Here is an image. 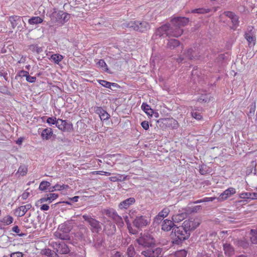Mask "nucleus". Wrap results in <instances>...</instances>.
Instances as JSON below:
<instances>
[{
    "label": "nucleus",
    "instance_id": "nucleus-1",
    "mask_svg": "<svg viewBox=\"0 0 257 257\" xmlns=\"http://www.w3.org/2000/svg\"><path fill=\"white\" fill-rule=\"evenodd\" d=\"M189 22L188 19L185 17H177L173 19L170 24V37H178L183 33L182 27L186 25Z\"/></svg>",
    "mask_w": 257,
    "mask_h": 257
},
{
    "label": "nucleus",
    "instance_id": "nucleus-20",
    "mask_svg": "<svg viewBox=\"0 0 257 257\" xmlns=\"http://www.w3.org/2000/svg\"><path fill=\"white\" fill-rule=\"evenodd\" d=\"M54 236L56 238L62 240H69L70 239L68 233L62 232V230H60L59 229V227H58V230L54 233Z\"/></svg>",
    "mask_w": 257,
    "mask_h": 257
},
{
    "label": "nucleus",
    "instance_id": "nucleus-34",
    "mask_svg": "<svg viewBox=\"0 0 257 257\" xmlns=\"http://www.w3.org/2000/svg\"><path fill=\"white\" fill-rule=\"evenodd\" d=\"M104 230L106 232V233L108 235H110L111 234L114 233V232L115 231V226L113 223H110L109 224V228H108V226H105L104 227Z\"/></svg>",
    "mask_w": 257,
    "mask_h": 257
},
{
    "label": "nucleus",
    "instance_id": "nucleus-9",
    "mask_svg": "<svg viewBox=\"0 0 257 257\" xmlns=\"http://www.w3.org/2000/svg\"><path fill=\"white\" fill-rule=\"evenodd\" d=\"M52 245L56 251L60 254H67L70 249L68 246L64 242H54L52 243Z\"/></svg>",
    "mask_w": 257,
    "mask_h": 257
},
{
    "label": "nucleus",
    "instance_id": "nucleus-56",
    "mask_svg": "<svg viewBox=\"0 0 257 257\" xmlns=\"http://www.w3.org/2000/svg\"><path fill=\"white\" fill-rule=\"evenodd\" d=\"M141 125L144 129L147 130L149 128V123L147 121H144L141 123Z\"/></svg>",
    "mask_w": 257,
    "mask_h": 257
},
{
    "label": "nucleus",
    "instance_id": "nucleus-33",
    "mask_svg": "<svg viewBox=\"0 0 257 257\" xmlns=\"http://www.w3.org/2000/svg\"><path fill=\"white\" fill-rule=\"evenodd\" d=\"M104 213L108 217L113 219L117 214L115 210L112 208H109L104 210Z\"/></svg>",
    "mask_w": 257,
    "mask_h": 257
},
{
    "label": "nucleus",
    "instance_id": "nucleus-30",
    "mask_svg": "<svg viewBox=\"0 0 257 257\" xmlns=\"http://www.w3.org/2000/svg\"><path fill=\"white\" fill-rule=\"evenodd\" d=\"M127 179V176L124 175L117 174L116 176H112L109 178V179L113 182L122 181Z\"/></svg>",
    "mask_w": 257,
    "mask_h": 257
},
{
    "label": "nucleus",
    "instance_id": "nucleus-40",
    "mask_svg": "<svg viewBox=\"0 0 257 257\" xmlns=\"http://www.w3.org/2000/svg\"><path fill=\"white\" fill-rule=\"evenodd\" d=\"M97 65L98 67L102 68L103 70L105 71H108L107 65L103 60L101 59L99 60V61L97 63Z\"/></svg>",
    "mask_w": 257,
    "mask_h": 257
},
{
    "label": "nucleus",
    "instance_id": "nucleus-52",
    "mask_svg": "<svg viewBox=\"0 0 257 257\" xmlns=\"http://www.w3.org/2000/svg\"><path fill=\"white\" fill-rule=\"evenodd\" d=\"M12 231L14 232H16L17 233H18V234L20 236H24L25 234L24 233H21V234H20V229H19V227L18 226H14L13 228H12Z\"/></svg>",
    "mask_w": 257,
    "mask_h": 257
},
{
    "label": "nucleus",
    "instance_id": "nucleus-32",
    "mask_svg": "<svg viewBox=\"0 0 257 257\" xmlns=\"http://www.w3.org/2000/svg\"><path fill=\"white\" fill-rule=\"evenodd\" d=\"M63 59V56L59 54H54L51 55L50 59L55 63L58 64Z\"/></svg>",
    "mask_w": 257,
    "mask_h": 257
},
{
    "label": "nucleus",
    "instance_id": "nucleus-48",
    "mask_svg": "<svg viewBox=\"0 0 257 257\" xmlns=\"http://www.w3.org/2000/svg\"><path fill=\"white\" fill-rule=\"evenodd\" d=\"M191 114L193 117L195 118L197 120H200L202 118V115H201V113L193 110L191 112Z\"/></svg>",
    "mask_w": 257,
    "mask_h": 257
},
{
    "label": "nucleus",
    "instance_id": "nucleus-49",
    "mask_svg": "<svg viewBox=\"0 0 257 257\" xmlns=\"http://www.w3.org/2000/svg\"><path fill=\"white\" fill-rule=\"evenodd\" d=\"M49 199V203L52 202L58 197V195L56 193H50L47 195Z\"/></svg>",
    "mask_w": 257,
    "mask_h": 257
},
{
    "label": "nucleus",
    "instance_id": "nucleus-31",
    "mask_svg": "<svg viewBox=\"0 0 257 257\" xmlns=\"http://www.w3.org/2000/svg\"><path fill=\"white\" fill-rule=\"evenodd\" d=\"M98 82L99 84L102 85V86L107 88H110L111 86H117V84L115 83H111L108 82L107 81L104 80H98Z\"/></svg>",
    "mask_w": 257,
    "mask_h": 257
},
{
    "label": "nucleus",
    "instance_id": "nucleus-35",
    "mask_svg": "<svg viewBox=\"0 0 257 257\" xmlns=\"http://www.w3.org/2000/svg\"><path fill=\"white\" fill-rule=\"evenodd\" d=\"M167 121L168 125L172 127L173 128H177L179 126L178 121L173 118H168Z\"/></svg>",
    "mask_w": 257,
    "mask_h": 257
},
{
    "label": "nucleus",
    "instance_id": "nucleus-57",
    "mask_svg": "<svg viewBox=\"0 0 257 257\" xmlns=\"http://www.w3.org/2000/svg\"><path fill=\"white\" fill-rule=\"evenodd\" d=\"M29 195H30L29 192H27V191H25V192H24L22 194V196H21L22 199L23 200H26V199H27L28 198V197L29 196Z\"/></svg>",
    "mask_w": 257,
    "mask_h": 257
},
{
    "label": "nucleus",
    "instance_id": "nucleus-22",
    "mask_svg": "<svg viewBox=\"0 0 257 257\" xmlns=\"http://www.w3.org/2000/svg\"><path fill=\"white\" fill-rule=\"evenodd\" d=\"M223 246L224 253L226 255L230 256L234 254V248L229 243H225Z\"/></svg>",
    "mask_w": 257,
    "mask_h": 257
},
{
    "label": "nucleus",
    "instance_id": "nucleus-12",
    "mask_svg": "<svg viewBox=\"0 0 257 257\" xmlns=\"http://www.w3.org/2000/svg\"><path fill=\"white\" fill-rule=\"evenodd\" d=\"M9 21L11 23L13 29H15L17 26L18 29L21 30L22 28V27L21 26V23L23 22L25 25H26V23L22 18L19 16H11L9 18Z\"/></svg>",
    "mask_w": 257,
    "mask_h": 257
},
{
    "label": "nucleus",
    "instance_id": "nucleus-61",
    "mask_svg": "<svg viewBox=\"0 0 257 257\" xmlns=\"http://www.w3.org/2000/svg\"><path fill=\"white\" fill-rule=\"evenodd\" d=\"M215 197H205L202 199L203 202L212 201L215 199Z\"/></svg>",
    "mask_w": 257,
    "mask_h": 257
},
{
    "label": "nucleus",
    "instance_id": "nucleus-8",
    "mask_svg": "<svg viewBox=\"0 0 257 257\" xmlns=\"http://www.w3.org/2000/svg\"><path fill=\"white\" fill-rule=\"evenodd\" d=\"M56 127L62 132H70L73 130V125L66 120L58 118Z\"/></svg>",
    "mask_w": 257,
    "mask_h": 257
},
{
    "label": "nucleus",
    "instance_id": "nucleus-24",
    "mask_svg": "<svg viewBox=\"0 0 257 257\" xmlns=\"http://www.w3.org/2000/svg\"><path fill=\"white\" fill-rule=\"evenodd\" d=\"M141 108L148 116H153L154 113V110L150 107V106L148 104L145 103H143V104L141 105Z\"/></svg>",
    "mask_w": 257,
    "mask_h": 257
},
{
    "label": "nucleus",
    "instance_id": "nucleus-23",
    "mask_svg": "<svg viewBox=\"0 0 257 257\" xmlns=\"http://www.w3.org/2000/svg\"><path fill=\"white\" fill-rule=\"evenodd\" d=\"M53 135V131L51 128H47L43 130L41 133V137L42 139L48 140Z\"/></svg>",
    "mask_w": 257,
    "mask_h": 257
},
{
    "label": "nucleus",
    "instance_id": "nucleus-42",
    "mask_svg": "<svg viewBox=\"0 0 257 257\" xmlns=\"http://www.w3.org/2000/svg\"><path fill=\"white\" fill-rule=\"evenodd\" d=\"M187 251L182 249L177 251L174 254L175 257H186Z\"/></svg>",
    "mask_w": 257,
    "mask_h": 257
},
{
    "label": "nucleus",
    "instance_id": "nucleus-28",
    "mask_svg": "<svg viewBox=\"0 0 257 257\" xmlns=\"http://www.w3.org/2000/svg\"><path fill=\"white\" fill-rule=\"evenodd\" d=\"M186 216V214L182 213L173 215L172 220L175 222H179L182 221Z\"/></svg>",
    "mask_w": 257,
    "mask_h": 257
},
{
    "label": "nucleus",
    "instance_id": "nucleus-43",
    "mask_svg": "<svg viewBox=\"0 0 257 257\" xmlns=\"http://www.w3.org/2000/svg\"><path fill=\"white\" fill-rule=\"evenodd\" d=\"M27 167L25 166H21L19 168L17 173L19 174L21 176H24L27 173Z\"/></svg>",
    "mask_w": 257,
    "mask_h": 257
},
{
    "label": "nucleus",
    "instance_id": "nucleus-37",
    "mask_svg": "<svg viewBox=\"0 0 257 257\" xmlns=\"http://www.w3.org/2000/svg\"><path fill=\"white\" fill-rule=\"evenodd\" d=\"M1 221L6 225H9L13 222V218L11 216L7 215L4 217Z\"/></svg>",
    "mask_w": 257,
    "mask_h": 257
},
{
    "label": "nucleus",
    "instance_id": "nucleus-3",
    "mask_svg": "<svg viewBox=\"0 0 257 257\" xmlns=\"http://www.w3.org/2000/svg\"><path fill=\"white\" fill-rule=\"evenodd\" d=\"M126 27L141 33H145L151 28L149 23L141 21H131L127 24Z\"/></svg>",
    "mask_w": 257,
    "mask_h": 257
},
{
    "label": "nucleus",
    "instance_id": "nucleus-16",
    "mask_svg": "<svg viewBox=\"0 0 257 257\" xmlns=\"http://www.w3.org/2000/svg\"><path fill=\"white\" fill-rule=\"evenodd\" d=\"M31 207L32 205L30 203L25 205L21 206L16 209L15 214L17 216H23Z\"/></svg>",
    "mask_w": 257,
    "mask_h": 257
},
{
    "label": "nucleus",
    "instance_id": "nucleus-45",
    "mask_svg": "<svg viewBox=\"0 0 257 257\" xmlns=\"http://www.w3.org/2000/svg\"><path fill=\"white\" fill-rule=\"evenodd\" d=\"M30 49L32 50L33 52H36L37 53H39L42 51V48L36 45H32L30 46Z\"/></svg>",
    "mask_w": 257,
    "mask_h": 257
},
{
    "label": "nucleus",
    "instance_id": "nucleus-64",
    "mask_svg": "<svg viewBox=\"0 0 257 257\" xmlns=\"http://www.w3.org/2000/svg\"><path fill=\"white\" fill-rule=\"evenodd\" d=\"M112 257H124L121 253L119 252H116Z\"/></svg>",
    "mask_w": 257,
    "mask_h": 257
},
{
    "label": "nucleus",
    "instance_id": "nucleus-46",
    "mask_svg": "<svg viewBox=\"0 0 257 257\" xmlns=\"http://www.w3.org/2000/svg\"><path fill=\"white\" fill-rule=\"evenodd\" d=\"M57 121H58V119H57L56 117H48L47 119V122L49 125H53V124H56V125Z\"/></svg>",
    "mask_w": 257,
    "mask_h": 257
},
{
    "label": "nucleus",
    "instance_id": "nucleus-53",
    "mask_svg": "<svg viewBox=\"0 0 257 257\" xmlns=\"http://www.w3.org/2000/svg\"><path fill=\"white\" fill-rule=\"evenodd\" d=\"M26 80L30 83H34L36 82V77L34 76H31L29 75V74L28 75V76L26 77Z\"/></svg>",
    "mask_w": 257,
    "mask_h": 257
},
{
    "label": "nucleus",
    "instance_id": "nucleus-2",
    "mask_svg": "<svg viewBox=\"0 0 257 257\" xmlns=\"http://www.w3.org/2000/svg\"><path fill=\"white\" fill-rule=\"evenodd\" d=\"M50 17L52 21L64 24L70 19V15L62 11H58L56 9H54Z\"/></svg>",
    "mask_w": 257,
    "mask_h": 257
},
{
    "label": "nucleus",
    "instance_id": "nucleus-60",
    "mask_svg": "<svg viewBox=\"0 0 257 257\" xmlns=\"http://www.w3.org/2000/svg\"><path fill=\"white\" fill-rule=\"evenodd\" d=\"M201 208V206L200 205H197L192 208L191 211L197 212V211H199Z\"/></svg>",
    "mask_w": 257,
    "mask_h": 257
},
{
    "label": "nucleus",
    "instance_id": "nucleus-39",
    "mask_svg": "<svg viewBox=\"0 0 257 257\" xmlns=\"http://www.w3.org/2000/svg\"><path fill=\"white\" fill-rule=\"evenodd\" d=\"M117 224L118 226L121 227L123 225V222L122 218L117 214L112 219Z\"/></svg>",
    "mask_w": 257,
    "mask_h": 257
},
{
    "label": "nucleus",
    "instance_id": "nucleus-59",
    "mask_svg": "<svg viewBox=\"0 0 257 257\" xmlns=\"http://www.w3.org/2000/svg\"><path fill=\"white\" fill-rule=\"evenodd\" d=\"M45 202H49L48 197L47 195V196H45L43 198H41L38 201V203H43Z\"/></svg>",
    "mask_w": 257,
    "mask_h": 257
},
{
    "label": "nucleus",
    "instance_id": "nucleus-21",
    "mask_svg": "<svg viewBox=\"0 0 257 257\" xmlns=\"http://www.w3.org/2000/svg\"><path fill=\"white\" fill-rule=\"evenodd\" d=\"M174 226V224L172 221L165 219L162 223V229L164 231H169L171 230Z\"/></svg>",
    "mask_w": 257,
    "mask_h": 257
},
{
    "label": "nucleus",
    "instance_id": "nucleus-38",
    "mask_svg": "<svg viewBox=\"0 0 257 257\" xmlns=\"http://www.w3.org/2000/svg\"><path fill=\"white\" fill-rule=\"evenodd\" d=\"M210 12V9H204V8H199L194 9L192 11V13H197V14H206Z\"/></svg>",
    "mask_w": 257,
    "mask_h": 257
},
{
    "label": "nucleus",
    "instance_id": "nucleus-4",
    "mask_svg": "<svg viewBox=\"0 0 257 257\" xmlns=\"http://www.w3.org/2000/svg\"><path fill=\"white\" fill-rule=\"evenodd\" d=\"M174 230L176 238L180 241L188 238L190 235V233L185 228L183 224L179 227H175Z\"/></svg>",
    "mask_w": 257,
    "mask_h": 257
},
{
    "label": "nucleus",
    "instance_id": "nucleus-15",
    "mask_svg": "<svg viewBox=\"0 0 257 257\" xmlns=\"http://www.w3.org/2000/svg\"><path fill=\"white\" fill-rule=\"evenodd\" d=\"M74 223L72 219L67 220L59 225V229L62 230V232L69 233L72 229Z\"/></svg>",
    "mask_w": 257,
    "mask_h": 257
},
{
    "label": "nucleus",
    "instance_id": "nucleus-62",
    "mask_svg": "<svg viewBox=\"0 0 257 257\" xmlns=\"http://www.w3.org/2000/svg\"><path fill=\"white\" fill-rule=\"evenodd\" d=\"M49 206L47 204H43L40 207V209L42 211H47L49 210Z\"/></svg>",
    "mask_w": 257,
    "mask_h": 257
},
{
    "label": "nucleus",
    "instance_id": "nucleus-58",
    "mask_svg": "<svg viewBox=\"0 0 257 257\" xmlns=\"http://www.w3.org/2000/svg\"><path fill=\"white\" fill-rule=\"evenodd\" d=\"M6 30V25L3 22H0V32L5 31Z\"/></svg>",
    "mask_w": 257,
    "mask_h": 257
},
{
    "label": "nucleus",
    "instance_id": "nucleus-47",
    "mask_svg": "<svg viewBox=\"0 0 257 257\" xmlns=\"http://www.w3.org/2000/svg\"><path fill=\"white\" fill-rule=\"evenodd\" d=\"M127 253L128 257H133L135 253V248L133 246L130 245L127 249Z\"/></svg>",
    "mask_w": 257,
    "mask_h": 257
},
{
    "label": "nucleus",
    "instance_id": "nucleus-7",
    "mask_svg": "<svg viewBox=\"0 0 257 257\" xmlns=\"http://www.w3.org/2000/svg\"><path fill=\"white\" fill-rule=\"evenodd\" d=\"M200 219L198 218H190L184 221L183 223V226L190 232L191 230L196 229L200 224Z\"/></svg>",
    "mask_w": 257,
    "mask_h": 257
},
{
    "label": "nucleus",
    "instance_id": "nucleus-10",
    "mask_svg": "<svg viewBox=\"0 0 257 257\" xmlns=\"http://www.w3.org/2000/svg\"><path fill=\"white\" fill-rule=\"evenodd\" d=\"M150 222V219L146 216H137L134 220V225L137 228H142L146 226Z\"/></svg>",
    "mask_w": 257,
    "mask_h": 257
},
{
    "label": "nucleus",
    "instance_id": "nucleus-50",
    "mask_svg": "<svg viewBox=\"0 0 257 257\" xmlns=\"http://www.w3.org/2000/svg\"><path fill=\"white\" fill-rule=\"evenodd\" d=\"M41 253L47 256H51L53 255L52 250L49 248L42 249Z\"/></svg>",
    "mask_w": 257,
    "mask_h": 257
},
{
    "label": "nucleus",
    "instance_id": "nucleus-51",
    "mask_svg": "<svg viewBox=\"0 0 257 257\" xmlns=\"http://www.w3.org/2000/svg\"><path fill=\"white\" fill-rule=\"evenodd\" d=\"M239 197L242 199H251L250 192H243L239 194Z\"/></svg>",
    "mask_w": 257,
    "mask_h": 257
},
{
    "label": "nucleus",
    "instance_id": "nucleus-11",
    "mask_svg": "<svg viewBox=\"0 0 257 257\" xmlns=\"http://www.w3.org/2000/svg\"><path fill=\"white\" fill-rule=\"evenodd\" d=\"M162 252V249L157 247L149 248L142 251L141 254L146 257H158Z\"/></svg>",
    "mask_w": 257,
    "mask_h": 257
},
{
    "label": "nucleus",
    "instance_id": "nucleus-41",
    "mask_svg": "<svg viewBox=\"0 0 257 257\" xmlns=\"http://www.w3.org/2000/svg\"><path fill=\"white\" fill-rule=\"evenodd\" d=\"M50 186V183L48 181H42L39 185V189L41 191H45Z\"/></svg>",
    "mask_w": 257,
    "mask_h": 257
},
{
    "label": "nucleus",
    "instance_id": "nucleus-18",
    "mask_svg": "<svg viewBox=\"0 0 257 257\" xmlns=\"http://www.w3.org/2000/svg\"><path fill=\"white\" fill-rule=\"evenodd\" d=\"M135 202V199L133 197H130L121 202L118 205V207L121 210L126 209L129 208L131 205L134 204Z\"/></svg>",
    "mask_w": 257,
    "mask_h": 257
},
{
    "label": "nucleus",
    "instance_id": "nucleus-63",
    "mask_svg": "<svg viewBox=\"0 0 257 257\" xmlns=\"http://www.w3.org/2000/svg\"><path fill=\"white\" fill-rule=\"evenodd\" d=\"M251 199H257V192L250 193Z\"/></svg>",
    "mask_w": 257,
    "mask_h": 257
},
{
    "label": "nucleus",
    "instance_id": "nucleus-6",
    "mask_svg": "<svg viewBox=\"0 0 257 257\" xmlns=\"http://www.w3.org/2000/svg\"><path fill=\"white\" fill-rule=\"evenodd\" d=\"M137 240L140 245L145 247H150L155 244L154 238L148 233L142 235Z\"/></svg>",
    "mask_w": 257,
    "mask_h": 257
},
{
    "label": "nucleus",
    "instance_id": "nucleus-27",
    "mask_svg": "<svg viewBox=\"0 0 257 257\" xmlns=\"http://www.w3.org/2000/svg\"><path fill=\"white\" fill-rule=\"evenodd\" d=\"M180 42L174 39H171L168 41L167 43V47L171 49H174L175 47L179 46Z\"/></svg>",
    "mask_w": 257,
    "mask_h": 257
},
{
    "label": "nucleus",
    "instance_id": "nucleus-19",
    "mask_svg": "<svg viewBox=\"0 0 257 257\" xmlns=\"http://www.w3.org/2000/svg\"><path fill=\"white\" fill-rule=\"evenodd\" d=\"M170 212V209L168 208H165L161 211L155 217L154 221L159 223V221L163 220L165 217H167Z\"/></svg>",
    "mask_w": 257,
    "mask_h": 257
},
{
    "label": "nucleus",
    "instance_id": "nucleus-36",
    "mask_svg": "<svg viewBox=\"0 0 257 257\" xmlns=\"http://www.w3.org/2000/svg\"><path fill=\"white\" fill-rule=\"evenodd\" d=\"M250 238L252 243L257 244V230H251Z\"/></svg>",
    "mask_w": 257,
    "mask_h": 257
},
{
    "label": "nucleus",
    "instance_id": "nucleus-54",
    "mask_svg": "<svg viewBox=\"0 0 257 257\" xmlns=\"http://www.w3.org/2000/svg\"><path fill=\"white\" fill-rule=\"evenodd\" d=\"M24 254L20 251L14 252L10 254V257H23Z\"/></svg>",
    "mask_w": 257,
    "mask_h": 257
},
{
    "label": "nucleus",
    "instance_id": "nucleus-5",
    "mask_svg": "<svg viewBox=\"0 0 257 257\" xmlns=\"http://www.w3.org/2000/svg\"><path fill=\"white\" fill-rule=\"evenodd\" d=\"M82 217L91 226V229L93 232H98L101 230V227L99 221L88 215H83Z\"/></svg>",
    "mask_w": 257,
    "mask_h": 257
},
{
    "label": "nucleus",
    "instance_id": "nucleus-17",
    "mask_svg": "<svg viewBox=\"0 0 257 257\" xmlns=\"http://www.w3.org/2000/svg\"><path fill=\"white\" fill-rule=\"evenodd\" d=\"M224 15L231 20L232 28L235 29L239 25L238 17L231 12H225Z\"/></svg>",
    "mask_w": 257,
    "mask_h": 257
},
{
    "label": "nucleus",
    "instance_id": "nucleus-26",
    "mask_svg": "<svg viewBox=\"0 0 257 257\" xmlns=\"http://www.w3.org/2000/svg\"><path fill=\"white\" fill-rule=\"evenodd\" d=\"M96 111L97 113H99L101 120H106L109 118V115L102 108H98Z\"/></svg>",
    "mask_w": 257,
    "mask_h": 257
},
{
    "label": "nucleus",
    "instance_id": "nucleus-13",
    "mask_svg": "<svg viewBox=\"0 0 257 257\" xmlns=\"http://www.w3.org/2000/svg\"><path fill=\"white\" fill-rule=\"evenodd\" d=\"M236 193V190L233 187H229L224 190L217 198L219 201H223L226 200L228 198L232 196Z\"/></svg>",
    "mask_w": 257,
    "mask_h": 257
},
{
    "label": "nucleus",
    "instance_id": "nucleus-44",
    "mask_svg": "<svg viewBox=\"0 0 257 257\" xmlns=\"http://www.w3.org/2000/svg\"><path fill=\"white\" fill-rule=\"evenodd\" d=\"M69 188V186L67 185L63 184L62 185L59 184H56L54 186H53V189L55 190L60 191L64 189H66Z\"/></svg>",
    "mask_w": 257,
    "mask_h": 257
},
{
    "label": "nucleus",
    "instance_id": "nucleus-14",
    "mask_svg": "<svg viewBox=\"0 0 257 257\" xmlns=\"http://www.w3.org/2000/svg\"><path fill=\"white\" fill-rule=\"evenodd\" d=\"M170 24H166L158 28L155 32V35L159 37L165 36L170 37L169 34Z\"/></svg>",
    "mask_w": 257,
    "mask_h": 257
},
{
    "label": "nucleus",
    "instance_id": "nucleus-29",
    "mask_svg": "<svg viewBox=\"0 0 257 257\" xmlns=\"http://www.w3.org/2000/svg\"><path fill=\"white\" fill-rule=\"evenodd\" d=\"M43 21V19L40 17H33L29 19L28 23L30 25H36L41 24Z\"/></svg>",
    "mask_w": 257,
    "mask_h": 257
},
{
    "label": "nucleus",
    "instance_id": "nucleus-25",
    "mask_svg": "<svg viewBox=\"0 0 257 257\" xmlns=\"http://www.w3.org/2000/svg\"><path fill=\"white\" fill-rule=\"evenodd\" d=\"M244 38L248 42L249 45H255L256 40L255 37L253 35V34L251 32L245 33L244 34Z\"/></svg>",
    "mask_w": 257,
    "mask_h": 257
},
{
    "label": "nucleus",
    "instance_id": "nucleus-55",
    "mask_svg": "<svg viewBox=\"0 0 257 257\" xmlns=\"http://www.w3.org/2000/svg\"><path fill=\"white\" fill-rule=\"evenodd\" d=\"M28 74H29V72L28 71H25V70H21L19 72V74H18L19 76L25 77L26 78L28 76Z\"/></svg>",
    "mask_w": 257,
    "mask_h": 257
}]
</instances>
